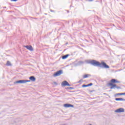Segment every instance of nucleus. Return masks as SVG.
<instances>
[{
	"label": "nucleus",
	"instance_id": "nucleus-18",
	"mask_svg": "<svg viewBox=\"0 0 125 125\" xmlns=\"http://www.w3.org/2000/svg\"><path fill=\"white\" fill-rule=\"evenodd\" d=\"M91 85H93V83H90L88 84V86H91Z\"/></svg>",
	"mask_w": 125,
	"mask_h": 125
},
{
	"label": "nucleus",
	"instance_id": "nucleus-1",
	"mask_svg": "<svg viewBox=\"0 0 125 125\" xmlns=\"http://www.w3.org/2000/svg\"><path fill=\"white\" fill-rule=\"evenodd\" d=\"M88 63L93 66H96L97 67L100 66L101 68H104L105 69H109V68H110V66L107 65L106 62H102L101 63H100V62L96 60H93L90 61Z\"/></svg>",
	"mask_w": 125,
	"mask_h": 125
},
{
	"label": "nucleus",
	"instance_id": "nucleus-23",
	"mask_svg": "<svg viewBox=\"0 0 125 125\" xmlns=\"http://www.w3.org/2000/svg\"><path fill=\"white\" fill-rule=\"evenodd\" d=\"M79 83H81V80L79 82Z\"/></svg>",
	"mask_w": 125,
	"mask_h": 125
},
{
	"label": "nucleus",
	"instance_id": "nucleus-2",
	"mask_svg": "<svg viewBox=\"0 0 125 125\" xmlns=\"http://www.w3.org/2000/svg\"><path fill=\"white\" fill-rule=\"evenodd\" d=\"M111 83H108V85H110V89H115V88H117V89H121V87L119 86H117L116 84L114 83H120V81L115 79H112L110 81Z\"/></svg>",
	"mask_w": 125,
	"mask_h": 125
},
{
	"label": "nucleus",
	"instance_id": "nucleus-16",
	"mask_svg": "<svg viewBox=\"0 0 125 125\" xmlns=\"http://www.w3.org/2000/svg\"><path fill=\"white\" fill-rule=\"evenodd\" d=\"M88 87V84H83L82 85V87Z\"/></svg>",
	"mask_w": 125,
	"mask_h": 125
},
{
	"label": "nucleus",
	"instance_id": "nucleus-4",
	"mask_svg": "<svg viewBox=\"0 0 125 125\" xmlns=\"http://www.w3.org/2000/svg\"><path fill=\"white\" fill-rule=\"evenodd\" d=\"M62 86H71V84H69L68 82L66 81H63L62 83Z\"/></svg>",
	"mask_w": 125,
	"mask_h": 125
},
{
	"label": "nucleus",
	"instance_id": "nucleus-22",
	"mask_svg": "<svg viewBox=\"0 0 125 125\" xmlns=\"http://www.w3.org/2000/svg\"><path fill=\"white\" fill-rule=\"evenodd\" d=\"M90 92H93V91H90Z\"/></svg>",
	"mask_w": 125,
	"mask_h": 125
},
{
	"label": "nucleus",
	"instance_id": "nucleus-14",
	"mask_svg": "<svg viewBox=\"0 0 125 125\" xmlns=\"http://www.w3.org/2000/svg\"><path fill=\"white\" fill-rule=\"evenodd\" d=\"M6 65L7 66H11V63H10V62L7 61Z\"/></svg>",
	"mask_w": 125,
	"mask_h": 125
},
{
	"label": "nucleus",
	"instance_id": "nucleus-20",
	"mask_svg": "<svg viewBox=\"0 0 125 125\" xmlns=\"http://www.w3.org/2000/svg\"><path fill=\"white\" fill-rule=\"evenodd\" d=\"M18 0H11V1H17Z\"/></svg>",
	"mask_w": 125,
	"mask_h": 125
},
{
	"label": "nucleus",
	"instance_id": "nucleus-10",
	"mask_svg": "<svg viewBox=\"0 0 125 125\" xmlns=\"http://www.w3.org/2000/svg\"><path fill=\"white\" fill-rule=\"evenodd\" d=\"M29 80L32 82H36V77H35V76H30L29 77Z\"/></svg>",
	"mask_w": 125,
	"mask_h": 125
},
{
	"label": "nucleus",
	"instance_id": "nucleus-3",
	"mask_svg": "<svg viewBox=\"0 0 125 125\" xmlns=\"http://www.w3.org/2000/svg\"><path fill=\"white\" fill-rule=\"evenodd\" d=\"M62 74H63V70H60L54 74V77H59V76L62 75Z\"/></svg>",
	"mask_w": 125,
	"mask_h": 125
},
{
	"label": "nucleus",
	"instance_id": "nucleus-5",
	"mask_svg": "<svg viewBox=\"0 0 125 125\" xmlns=\"http://www.w3.org/2000/svg\"><path fill=\"white\" fill-rule=\"evenodd\" d=\"M115 113H124L125 112V109L123 108H120L115 111Z\"/></svg>",
	"mask_w": 125,
	"mask_h": 125
},
{
	"label": "nucleus",
	"instance_id": "nucleus-8",
	"mask_svg": "<svg viewBox=\"0 0 125 125\" xmlns=\"http://www.w3.org/2000/svg\"><path fill=\"white\" fill-rule=\"evenodd\" d=\"M15 83H25V80H19L15 82Z\"/></svg>",
	"mask_w": 125,
	"mask_h": 125
},
{
	"label": "nucleus",
	"instance_id": "nucleus-7",
	"mask_svg": "<svg viewBox=\"0 0 125 125\" xmlns=\"http://www.w3.org/2000/svg\"><path fill=\"white\" fill-rule=\"evenodd\" d=\"M65 108H70V107L72 108H74V105L71 104H65L63 105Z\"/></svg>",
	"mask_w": 125,
	"mask_h": 125
},
{
	"label": "nucleus",
	"instance_id": "nucleus-9",
	"mask_svg": "<svg viewBox=\"0 0 125 125\" xmlns=\"http://www.w3.org/2000/svg\"><path fill=\"white\" fill-rule=\"evenodd\" d=\"M18 121H19V119H16L15 120H13L12 121V125H16L17 123H18Z\"/></svg>",
	"mask_w": 125,
	"mask_h": 125
},
{
	"label": "nucleus",
	"instance_id": "nucleus-13",
	"mask_svg": "<svg viewBox=\"0 0 125 125\" xmlns=\"http://www.w3.org/2000/svg\"><path fill=\"white\" fill-rule=\"evenodd\" d=\"M116 95H125V93H117L115 94V96Z\"/></svg>",
	"mask_w": 125,
	"mask_h": 125
},
{
	"label": "nucleus",
	"instance_id": "nucleus-12",
	"mask_svg": "<svg viewBox=\"0 0 125 125\" xmlns=\"http://www.w3.org/2000/svg\"><path fill=\"white\" fill-rule=\"evenodd\" d=\"M68 56H69V54L64 55L62 57V59H66V58H67Z\"/></svg>",
	"mask_w": 125,
	"mask_h": 125
},
{
	"label": "nucleus",
	"instance_id": "nucleus-24",
	"mask_svg": "<svg viewBox=\"0 0 125 125\" xmlns=\"http://www.w3.org/2000/svg\"><path fill=\"white\" fill-rule=\"evenodd\" d=\"M55 83H56V82H55Z\"/></svg>",
	"mask_w": 125,
	"mask_h": 125
},
{
	"label": "nucleus",
	"instance_id": "nucleus-19",
	"mask_svg": "<svg viewBox=\"0 0 125 125\" xmlns=\"http://www.w3.org/2000/svg\"><path fill=\"white\" fill-rule=\"evenodd\" d=\"M68 89H75V88L73 87H68Z\"/></svg>",
	"mask_w": 125,
	"mask_h": 125
},
{
	"label": "nucleus",
	"instance_id": "nucleus-11",
	"mask_svg": "<svg viewBox=\"0 0 125 125\" xmlns=\"http://www.w3.org/2000/svg\"><path fill=\"white\" fill-rule=\"evenodd\" d=\"M115 100H116V101H125V99L122 98H115Z\"/></svg>",
	"mask_w": 125,
	"mask_h": 125
},
{
	"label": "nucleus",
	"instance_id": "nucleus-17",
	"mask_svg": "<svg viewBox=\"0 0 125 125\" xmlns=\"http://www.w3.org/2000/svg\"><path fill=\"white\" fill-rule=\"evenodd\" d=\"M31 82V80H24V83H30Z\"/></svg>",
	"mask_w": 125,
	"mask_h": 125
},
{
	"label": "nucleus",
	"instance_id": "nucleus-6",
	"mask_svg": "<svg viewBox=\"0 0 125 125\" xmlns=\"http://www.w3.org/2000/svg\"><path fill=\"white\" fill-rule=\"evenodd\" d=\"M24 47L27 48L28 50H30V51H34V48H33L32 45H26Z\"/></svg>",
	"mask_w": 125,
	"mask_h": 125
},
{
	"label": "nucleus",
	"instance_id": "nucleus-15",
	"mask_svg": "<svg viewBox=\"0 0 125 125\" xmlns=\"http://www.w3.org/2000/svg\"><path fill=\"white\" fill-rule=\"evenodd\" d=\"M88 76H90L88 74H85L83 76V79H86V78H88Z\"/></svg>",
	"mask_w": 125,
	"mask_h": 125
},
{
	"label": "nucleus",
	"instance_id": "nucleus-21",
	"mask_svg": "<svg viewBox=\"0 0 125 125\" xmlns=\"http://www.w3.org/2000/svg\"><path fill=\"white\" fill-rule=\"evenodd\" d=\"M51 12H53V11L52 10H50Z\"/></svg>",
	"mask_w": 125,
	"mask_h": 125
}]
</instances>
